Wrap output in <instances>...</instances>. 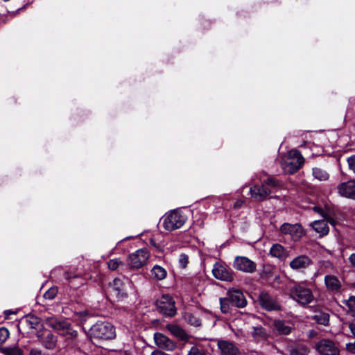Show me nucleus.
Instances as JSON below:
<instances>
[{"mask_svg": "<svg viewBox=\"0 0 355 355\" xmlns=\"http://www.w3.org/2000/svg\"><path fill=\"white\" fill-rule=\"evenodd\" d=\"M313 210L320 214L322 219L313 222L311 226L320 236H325L329 232L328 223L333 226L336 225V221L333 216V214L329 210H323L318 207H314Z\"/></svg>", "mask_w": 355, "mask_h": 355, "instance_id": "obj_1", "label": "nucleus"}, {"mask_svg": "<svg viewBox=\"0 0 355 355\" xmlns=\"http://www.w3.org/2000/svg\"><path fill=\"white\" fill-rule=\"evenodd\" d=\"M186 221L187 217L182 211L173 210L163 216L162 226L167 231H173L182 227Z\"/></svg>", "mask_w": 355, "mask_h": 355, "instance_id": "obj_2", "label": "nucleus"}, {"mask_svg": "<svg viewBox=\"0 0 355 355\" xmlns=\"http://www.w3.org/2000/svg\"><path fill=\"white\" fill-rule=\"evenodd\" d=\"M45 323L48 327L61 335L68 336L70 338H76L78 334L76 330L72 329L71 324L65 320L51 316L46 318Z\"/></svg>", "mask_w": 355, "mask_h": 355, "instance_id": "obj_3", "label": "nucleus"}, {"mask_svg": "<svg viewBox=\"0 0 355 355\" xmlns=\"http://www.w3.org/2000/svg\"><path fill=\"white\" fill-rule=\"evenodd\" d=\"M304 162L301 153L297 150H292L284 159L282 166L286 173L293 174L301 168Z\"/></svg>", "mask_w": 355, "mask_h": 355, "instance_id": "obj_4", "label": "nucleus"}, {"mask_svg": "<svg viewBox=\"0 0 355 355\" xmlns=\"http://www.w3.org/2000/svg\"><path fill=\"white\" fill-rule=\"evenodd\" d=\"M292 299L301 305H306L313 300V295L310 288L300 284L294 285L289 291Z\"/></svg>", "mask_w": 355, "mask_h": 355, "instance_id": "obj_5", "label": "nucleus"}, {"mask_svg": "<svg viewBox=\"0 0 355 355\" xmlns=\"http://www.w3.org/2000/svg\"><path fill=\"white\" fill-rule=\"evenodd\" d=\"M90 335L94 338L101 340L112 339L115 337V329L110 323H96L90 329Z\"/></svg>", "mask_w": 355, "mask_h": 355, "instance_id": "obj_6", "label": "nucleus"}, {"mask_svg": "<svg viewBox=\"0 0 355 355\" xmlns=\"http://www.w3.org/2000/svg\"><path fill=\"white\" fill-rule=\"evenodd\" d=\"M150 257V252L146 248L139 249L129 254L127 264L131 269H139L145 266Z\"/></svg>", "mask_w": 355, "mask_h": 355, "instance_id": "obj_7", "label": "nucleus"}, {"mask_svg": "<svg viewBox=\"0 0 355 355\" xmlns=\"http://www.w3.org/2000/svg\"><path fill=\"white\" fill-rule=\"evenodd\" d=\"M156 306L157 310L164 315L173 316L176 313L175 302L168 295H164L157 300Z\"/></svg>", "mask_w": 355, "mask_h": 355, "instance_id": "obj_8", "label": "nucleus"}, {"mask_svg": "<svg viewBox=\"0 0 355 355\" xmlns=\"http://www.w3.org/2000/svg\"><path fill=\"white\" fill-rule=\"evenodd\" d=\"M279 230L282 234L289 235L293 241L300 240L305 234L304 230L299 223H285L281 225Z\"/></svg>", "mask_w": 355, "mask_h": 355, "instance_id": "obj_9", "label": "nucleus"}, {"mask_svg": "<svg viewBox=\"0 0 355 355\" xmlns=\"http://www.w3.org/2000/svg\"><path fill=\"white\" fill-rule=\"evenodd\" d=\"M233 266L236 270L246 273H253L257 270L256 263L243 256H238L234 259Z\"/></svg>", "mask_w": 355, "mask_h": 355, "instance_id": "obj_10", "label": "nucleus"}, {"mask_svg": "<svg viewBox=\"0 0 355 355\" xmlns=\"http://www.w3.org/2000/svg\"><path fill=\"white\" fill-rule=\"evenodd\" d=\"M320 355H340V351L335 343L329 339H322L315 345Z\"/></svg>", "mask_w": 355, "mask_h": 355, "instance_id": "obj_11", "label": "nucleus"}, {"mask_svg": "<svg viewBox=\"0 0 355 355\" xmlns=\"http://www.w3.org/2000/svg\"><path fill=\"white\" fill-rule=\"evenodd\" d=\"M19 328H21L24 330H42L41 328L43 327L41 319L35 315H27L24 316L19 322Z\"/></svg>", "mask_w": 355, "mask_h": 355, "instance_id": "obj_12", "label": "nucleus"}, {"mask_svg": "<svg viewBox=\"0 0 355 355\" xmlns=\"http://www.w3.org/2000/svg\"><path fill=\"white\" fill-rule=\"evenodd\" d=\"M258 301L261 306L268 311L280 309V305L275 298L266 292H261L258 297Z\"/></svg>", "mask_w": 355, "mask_h": 355, "instance_id": "obj_13", "label": "nucleus"}, {"mask_svg": "<svg viewBox=\"0 0 355 355\" xmlns=\"http://www.w3.org/2000/svg\"><path fill=\"white\" fill-rule=\"evenodd\" d=\"M212 274L215 278L221 281L232 282L234 279L231 270L218 262L214 265Z\"/></svg>", "mask_w": 355, "mask_h": 355, "instance_id": "obj_14", "label": "nucleus"}, {"mask_svg": "<svg viewBox=\"0 0 355 355\" xmlns=\"http://www.w3.org/2000/svg\"><path fill=\"white\" fill-rule=\"evenodd\" d=\"M37 336L46 349H52L55 347L57 338L50 331L47 329L37 331Z\"/></svg>", "mask_w": 355, "mask_h": 355, "instance_id": "obj_15", "label": "nucleus"}, {"mask_svg": "<svg viewBox=\"0 0 355 355\" xmlns=\"http://www.w3.org/2000/svg\"><path fill=\"white\" fill-rule=\"evenodd\" d=\"M217 346L220 355H241L239 349L231 341L218 340Z\"/></svg>", "mask_w": 355, "mask_h": 355, "instance_id": "obj_16", "label": "nucleus"}, {"mask_svg": "<svg viewBox=\"0 0 355 355\" xmlns=\"http://www.w3.org/2000/svg\"><path fill=\"white\" fill-rule=\"evenodd\" d=\"M227 296L234 306L243 308L247 304V300L243 293L238 289H230Z\"/></svg>", "mask_w": 355, "mask_h": 355, "instance_id": "obj_17", "label": "nucleus"}, {"mask_svg": "<svg viewBox=\"0 0 355 355\" xmlns=\"http://www.w3.org/2000/svg\"><path fill=\"white\" fill-rule=\"evenodd\" d=\"M154 340L156 345L164 350L173 351L176 347L175 343L162 333H155L154 334Z\"/></svg>", "mask_w": 355, "mask_h": 355, "instance_id": "obj_18", "label": "nucleus"}, {"mask_svg": "<svg viewBox=\"0 0 355 355\" xmlns=\"http://www.w3.org/2000/svg\"><path fill=\"white\" fill-rule=\"evenodd\" d=\"M251 197L255 200L263 201L271 193V191L264 184H255L250 189Z\"/></svg>", "mask_w": 355, "mask_h": 355, "instance_id": "obj_19", "label": "nucleus"}, {"mask_svg": "<svg viewBox=\"0 0 355 355\" xmlns=\"http://www.w3.org/2000/svg\"><path fill=\"white\" fill-rule=\"evenodd\" d=\"M324 284L327 290L333 293H341L344 291L341 282L335 275H326L324 277Z\"/></svg>", "mask_w": 355, "mask_h": 355, "instance_id": "obj_20", "label": "nucleus"}, {"mask_svg": "<svg viewBox=\"0 0 355 355\" xmlns=\"http://www.w3.org/2000/svg\"><path fill=\"white\" fill-rule=\"evenodd\" d=\"M338 193L340 196L355 199V180H349L338 186Z\"/></svg>", "mask_w": 355, "mask_h": 355, "instance_id": "obj_21", "label": "nucleus"}, {"mask_svg": "<svg viewBox=\"0 0 355 355\" xmlns=\"http://www.w3.org/2000/svg\"><path fill=\"white\" fill-rule=\"evenodd\" d=\"M312 261L308 256L300 255L294 258L289 265L293 270H300L309 267Z\"/></svg>", "mask_w": 355, "mask_h": 355, "instance_id": "obj_22", "label": "nucleus"}, {"mask_svg": "<svg viewBox=\"0 0 355 355\" xmlns=\"http://www.w3.org/2000/svg\"><path fill=\"white\" fill-rule=\"evenodd\" d=\"M110 286L115 292L116 296L119 298L125 297L128 295L125 284L120 278H115L110 283Z\"/></svg>", "mask_w": 355, "mask_h": 355, "instance_id": "obj_23", "label": "nucleus"}, {"mask_svg": "<svg viewBox=\"0 0 355 355\" xmlns=\"http://www.w3.org/2000/svg\"><path fill=\"white\" fill-rule=\"evenodd\" d=\"M274 330L276 331L279 334L288 335L292 331V327L287 325L285 322L276 320L273 322Z\"/></svg>", "mask_w": 355, "mask_h": 355, "instance_id": "obj_24", "label": "nucleus"}, {"mask_svg": "<svg viewBox=\"0 0 355 355\" xmlns=\"http://www.w3.org/2000/svg\"><path fill=\"white\" fill-rule=\"evenodd\" d=\"M270 254L274 257L279 259H285L288 257L287 251L280 244H274L270 250Z\"/></svg>", "mask_w": 355, "mask_h": 355, "instance_id": "obj_25", "label": "nucleus"}, {"mask_svg": "<svg viewBox=\"0 0 355 355\" xmlns=\"http://www.w3.org/2000/svg\"><path fill=\"white\" fill-rule=\"evenodd\" d=\"M167 329L175 336L179 338L182 340H187L189 339L188 334L179 326L175 324H167Z\"/></svg>", "mask_w": 355, "mask_h": 355, "instance_id": "obj_26", "label": "nucleus"}, {"mask_svg": "<svg viewBox=\"0 0 355 355\" xmlns=\"http://www.w3.org/2000/svg\"><path fill=\"white\" fill-rule=\"evenodd\" d=\"M251 335L256 341L264 340L268 337V332L261 326L253 327Z\"/></svg>", "mask_w": 355, "mask_h": 355, "instance_id": "obj_27", "label": "nucleus"}, {"mask_svg": "<svg viewBox=\"0 0 355 355\" xmlns=\"http://www.w3.org/2000/svg\"><path fill=\"white\" fill-rule=\"evenodd\" d=\"M313 177L320 181H326L329 178V173L321 166H315L312 169Z\"/></svg>", "mask_w": 355, "mask_h": 355, "instance_id": "obj_28", "label": "nucleus"}, {"mask_svg": "<svg viewBox=\"0 0 355 355\" xmlns=\"http://www.w3.org/2000/svg\"><path fill=\"white\" fill-rule=\"evenodd\" d=\"M313 320L319 324L326 326L329 324V315L325 312L317 311L313 316Z\"/></svg>", "mask_w": 355, "mask_h": 355, "instance_id": "obj_29", "label": "nucleus"}, {"mask_svg": "<svg viewBox=\"0 0 355 355\" xmlns=\"http://www.w3.org/2000/svg\"><path fill=\"white\" fill-rule=\"evenodd\" d=\"M151 272L153 278L157 280H162L165 279L167 274L166 270L158 265H155L153 268Z\"/></svg>", "mask_w": 355, "mask_h": 355, "instance_id": "obj_30", "label": "nucleus"}, {"mask_svg": "<svg viewBox=\"0 0 355 355\" xmlns=\"http://www.w3.org/2000/svg\"><path fill=\"white\" fill-rule=\"evenodd\" d=\"M124 265V262L120 258H114L107 262V266L110 270H116Z\"/></svg>", "mask_w": 355, "mask_h": 355, "instance_id": "obj_31", "label": "nucleus"}, {"mask_svg": "<svg viewBox=\"0 0 355 355\" xmlns=\"http://www.w3.org/2000/svg\"><path fill=\"white\" fill-rule=\"evenodd\" d=\"M220 310L223 313H230L232 311V306H233L228 299L227 296L225 297L220 298Z\"/></svg>", "mask_w": 355, "mask_h": 355, "instance_id": "obj_32", "label": "nucleus"}, {"mask_svg": "<svg viewBox=\"0 0 355 355\" xmlns=\"http://www.w3.org/2000/svg\"><path fill=\"white\" fill-rule=\"evenodd\" d=\"M185 320L191 325L199 327L201 324V320L195 314L187 313L184 315Z\"/></svg>", "mask_w": 355, "mask_h": 355, "instance_id": "obj_33", "label": "nucleus"}, {"mask_svg": "<svg viewBox=\"0 0 355 355\" xmlns=\"http://www.w3.org/2000/svg\"><path fill=\"white\" fill-rule=\"evenodd\" d=\"M1 352L4 355H22V351L18 347H3Z\"/></svg>", "mask_w": 355, "mask_h": 355, "instance_id": "obj_34", "label": "nucleus"}, {"mask_svg": "<svg viewBox=\"0 0 355 355\" xmlns=\"http://www.w3.org/2000/svg\"><path fill=\"white\" fill-rule=\"evenodd\" d=\"M343 303L348 308L352 315H355V297L352 296L348 300H343Z\"/></svg>", "mask_w": 355, "mask_h": 355, "instance_id": "obj_35", "label": "nucleus"}, {"mask_svg": "<svg viewBox=\"0 0 355 355\" xmlns=\"http://www.w3.org/2000/svg\"><path fill=\"white\" fill-rule=\"evenodd\" d=\"M58 293V289L55 287L50 288L44 294V297L47 300H53Z\"/></svg>", "mask_w": 355, "mask_h": 355, "instance_id": "obj_36", "label": "nucleus"}, {"mask_svg": "<svg viewBox=\"0 0 355 355\" xmlns=\"http://www.w3.org/2000/svg\"><path fill=\"white\" fill-rule=\"evenodd\" d=\"M10 333L6 328H0V345L4 343L9 337Z\"/></svg>", "mask_w": 355, "mask_h": 355, "instance_id": "obj_37", "label": "nucleus"}, {"mask_svg": "<svg viewBox=\"0 0 355 355\" xmlns=\"http://www.w3.org/2000/svg\"><path fill=\"white\" fill-rule=\"evenodd\" d=\"M188 263H189L188 256L184 254H180V259H179V265H180V266L182 268H185L187 267Z\"/></svg>", "mask_w": 355, "mask_h": 355, "instance_id": "obj_38", "label": "nucleus"}, {"mask_svg": "<svg viewBox=\"0 0 355 355\" xmlns=\"http://www.w3.org/2000/svg\"><path fill=\"white\" fill-rule=\"evenodd\" d=\"M263 184L266 187L269 186L271 187H276L279 185L278 182L273 178H268L266 180H264Z\"/></svg>", "mask_w": 355, "mask_h": 355, "instance_id": "obj_39", "label": "nucleus"}, {"mask_svg": "<svg viewBox=\"0 0 355 355\" xmlns=\"http://www.w3.org/2000/svg\"><path fill=\"white\" fill-rule=\"evenodd\" d=\"M187 355H206L204 350L198 348L197 347H192Z\"/></svg>", "mask_w": 355, "mask_h": 355, "instance_id": "obj_40", "label": "nucleus"}, {"mask_svg": "<svg viewBox=\"0 0 355 355\" xmlns=\"http://www.w3.org/2000/svg\"><path fill=\"white\" fill-rule=\"evenodd\" d=\"M347 162L349 168L355 173V155L348 157Z\"/></svg>", "mask_w": 355, "mask_h": 355, "instance_id": "obj_41", "label": "nucleus"}, {"mask_svg": "<svg viewBox=\"0 0 355 355\" xmlns=\"http://www.w3.org/2000/svg\"><path fill=\"white\" fill-rule=\"evenodd\" d=\"M244 203V201L243 200H237L235 202H234V207L235 209H239L240 207H242V205H243Z\"/></svg>", "mask_w": 355, "mask_h": 355, "instance_id": "obj_42", "label": "nucleus"}, {"mask_svg": "<svg viewBox=\"0 0 355 355\" xmlns=\"http://www.w3.org/2000/svg\"><path fill=\"white\" fill-rule=\"evenodd\" d=\"M348 327L353 335L355 337V323H349Z\"/></svg>", "mask_w": 355, "mask_h": 355, "instance_id": "obj_43", "label": "nucleus"}, {"mask_svg": "<svg viewBox=\"0 0 355 355\" xmlns=\"http://www.w3.org/2000/svg\"><path fill=\"white\" fill-rule=\"evenodd\" d=\"M316 336H317V332H316V331H315L313 329L310 330L308 333V336L310 338H313L315 337Z\"/></svg>", "mask_w": 355, "mask_h": 355, "instance_id": "obj_44", "label": "nucleus"}, {"mask_svg": "<svg viewBox=\"0 0 355 355\" xmlns=\"http://www.w3.org/2000/svg\"><path fill=\"white\" fill-rule=\"evenodd\" d=\"M349 261L351 263V264L355 267V253L349 256Z\"/></svg>", "mask_w": 355, "mask_h": 355, "instance_id": "obj_45", "label": "nucleus"}, {"mask_svg": "<svg viewBox=\"0 0 355 355\" xmlns=\"http://www.w3.org/2000/svg\"><path fill=\"white\" fill-rule=\"evenodd\" d=\"M151 355H168L166 353L160 350H155L152 352Z\"/></svg>", "mask_w": 355, "mask_h": 355, "instance_id": "obj_46", "label": "nucleus"}, {"mask_svg": "<svg viewBox=\"0 0 355 355\" xmlns=\"http://www.w3.org/2000/svg\"><path fill=\"white\" fill-rule=\"evenodd\" d=\"M64 277L68 280H69L71 279V277L69 272H65L64 273Z\"/></svg>", "mask_w": 355, "mask_h": 355, "instance_id": "obj_47", "label": "nucleus"}, {"mask_svg": "<svg viewBox=\"0 0 355 355\" xmlns=\"http://www.w3.org/2000/svg\"><path fill=\"white\" fill-rule=\"evenodd\" d=\"M324 263L327 264V266H331V263L329 261H326Z\"/></svg>", "mask_w": 355, "mask_h": 355, "instance_id": "obj_48", "label": "nucleus"}]
</instances>
